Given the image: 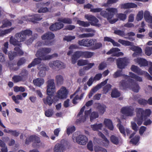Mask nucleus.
Instances as JSON below:
<instances>
[{
  "instance_id": "obj_1",
  "label": "nucleus",
  "mask_w": 152,
  "mask_h": 152,
  "mask_svg": "<svg viewBox=\"0 0 152 152\" xmlns=\"http://www.w3.org/2000/svg\"><path fill=\"white\" fill-rule=\"evenodd\" d=\"M129 75H125L124 76L125 80H122L120 83L121 88L123 89L128 88L132 89L134 92H138L140 88L139 85L130 77L140 82L142 81V77L132 72H129Z\"/></svg>"
},
{
  "instance_id": "obj_2",
  "label": "nucleus",
  "mask_w": 152,
  "mask_h": 152,
  "mask_svg": "<svg viewBox=\"0 0 152 152\" xmlns=\"http://www.w3.org/2000/svg\"><path fill=\"white\" fill-rule=\"evenodd\" d=\"M136 117L134 118V120L138 125H141L143 120H145L143 124L145 125H150L152 123V121L150 119H146L147 117L149 116L151 113V111L150 109L144 110L141 108H137L136 109Z\"/></svg>"
},
{
  "instance_id": "obj_3",
  "label": "nucleus",
  "mask_w": 152,
  "mask_h": 152,
  "mask_svg": "<svg viewBox=\"0 0 152 152\" xmlns=\"http://www.w3.org/2000/svg\"><path fill=\"white\" fill-rule=\"evenodd\" d=\"M32 34V31L29 29H27L21 32L16 33L15 38L11 37L10 42L14 45H16L21 47V42L24 41L26 39L27 36H29Z\"/></svg>"
},
{
  "instance_id": "obj_4",
  "label": "nucleus",
  "mask_w": 152,
  "mask_h": 152,
  "mask_svg": "<svg viewBox=\"0 0 152 152\" xmlns=\"http://www.w3.org/2000/svg\"><path fill=\"white\" fill-rule=\"evenodd\" d=\"M84 106L80 109L77 115L78 120L80 122H83L88 118L89 116L90 121L91 122L94 121L95 120L99 117V114L97 112L93 111L91 112V109H90L89 110L85 111L84 115L83 113L85 108Z\"/></svg>"
},
{
  "instance_id": "obj_5",
  "label": "nucleus",
  "mask_w": 152,
  "mask_h": 152,
  "mask_svg": "<svg viewBox=\"0 0 152 152\" xmlns=\"http://www.w3.org/2000/svg\"><path fill=\"white\" fill-rule=\"evenodd\" d=\"M47 93L48 95L43 99L44 103L46 105L50 106L53 102V100L51 96L56 91V87L53 79H50L47 82Z\"/></svg>"
},
{
  "instance_id": "obj_6",
  "label": "nucleus",
  "mask_w": 152,
  "mask_h": 152,
  "mask_svg": "<svg viewBox=\"0 0 152 152\" xmlns=\"http://www.w3.org/2000/svg\"><path fill=\"white\" fill-rule=\"evenodd\" d=\"M117 12V9L113 8H107L106 11H102L100 12L101 15L104 18H107V20L111 24H113L116 22L118 19H114L111 20L114 15Z\"/></svg>"
},
{
  "instance_id": "obj_7",
  "label": "nucleus",
  "mask_w": 152,
  "mask_h": 152,
  "mask_svg": "<svg viewBox=\"0 0 152 152\" xmlns=\"http://www.w3.org/2000/svg\"><path fill=\"white\" fill-rule=\"evenodd\" d=\"M55 37L54 34L51 32H48L42 35L41 38L42 40H46L45 42L43 43L42 42H38L36 45V46H40L44 45L50 46L52 45V41H50Z\"/></svg>"
},
{
  "instance_id": "obj_8",
  "label": "nucleus",
  "mask_w": 152,
  "mask_h": 152,
  "mask_svg": "<svg viewBox=\"0 0 152 152\" xmlns=\"http://www.w3.org/2000/svg\"><path fill=\"white\" fill-rule=\"evenodd\" d=\"M42 18L39 14L29 15L25 16L22 18V20H19L18 23L20 24L26 23L28 21H31L34 23L37 21H39L42 19Z\"/></svg>"
},
{
  "instance_id": "obj_9",
  "label": "nucleus",
  "mask_w": 152,
  "mask_h": 152,
  "mask_svg": "<svg viewBox=\"0 0 152 152\" xmlns=\"http://www.w3.org/2000/svg\"><path fill=\"white\" fill-rule=\"evenodd\" d=\"M78 134L75 132L73 134L72 136V139L74 142L75 141L79 144L82 145H85L88 141V139L87 137L82 134H80L77 136L76 135Z\"/></svg>"
},
{
  "instance_id": "obj_10",
  "label": "nucleus",
  "mask_w": 152,
  "mask_h": 152,
  "mask_svg": "<svg viewBox=\"0 0 152 152\" xmlns=\"http://www.w3.org/2000/svg\"><path fill=\"white\" fill-rule=\"evenodd\" d=\"M135 62L138 64L140 66H149V72L152 75V63L150 61H148L147 60L141 58H138L134 59Z\"/></svg>"
},
{
  "instance_id": "obj_11",
  "label": "nucleus",
  "mask_w": 152,
  "mask_h": 152,
  "mask_svg": "<svg viewBox=\"0 0 152 152\" xmlns=\"http://www.w3.org/2000/svg\"><path fill=\"white\" fill-rule=\"evenodd\" d=\"M132 71L137 73L139 75H144L149 80H152V77L146 72L142 70L138 67L134 65H132L131 68Z\"/></svg>"
},
{
  "instance_id": "obj_12",
  "label": "nucleus",
  "mask_w": 152,
  "mask_h": 152,
  "mask_svg": "<svg viewBox=\"0 0 152 152\" xmlns=\"http://www.w3.org/2000/svg\"><path fill=\"white\" fill-rule=\"evenodd\" d=\"M51 51V49L50 48H44L40 49L37 52L36 56L40 57L42 60H48V59H43L44 57L46 56H48L47 55Z\"/></svg>"
},
{
  "instance_id": "obj_13",
  "label": "nucleus",
  "mask_w": 152,
  "mask_h": 152,
  "mask_svg": "<svg viewBox=\"0 0 152 152\" xmlns=\"http://www.w3.org/2000/svg\"><path fill=\"white\" fill-rule=\"evenodd\" d=\"M85 18L88 20L90 21L91 25L99 27L101 26V24L98 23L99 20L94 16L89 15H86Z\"/></svg>"
},
{
  "instance_id": "obj_14",
  "label": "nucleus",
  "mask_w": 152,
  "mask_h": 152,
  "mask_svg": "<svg viewBox=\"0 0 152 152\" xmlns=\"http://www.w3.org/2000/svg\"><path fill=\"white\" fill-rule=\"evenodd\" d=\"M14 51L12 52V51H9L8 54L10 60L13 59L14 58L18 55L21 56L23 54V52L20 49L19 47H15L14 49Z\"/></svg>"
},
{
  "instance_id": "obj_15",
  "label": "nucleus",
  "mask_w": 152,
  "mask_h": 152,
  "mask_svg": "<svg viewBox=\"0 0 152 152\" xmlns=\"http://www.w3.org/2000/svg\"><path fill=\"white\" fill-rule=\"evenodd\" d=\"M68 93L67 90L66 88L62 86L57 92L55 98H56V100H57L59 99L66 98L67 97Z\"/></svg>"
},
{
  "instance_id": "obj_16",
  "label": "nucleus",
  "mask_w": 152,
  "mask_h": 152,
  "mask_svg": "<svg viewBox=\"0 0 152 152\" xmlns=\"http://www.w3.org/2000/svg\"><path fill=\"white\" fill-rule=\"evenodd\" d=\"M81 91L80 87H79L74 94L70 96V98H72L73 96H75L72 101V102L74 104H76L77 103V101L78 100L81 99L83 98L84 93H81Z\"/></svg>"
},
{
  "instance_id": "obj_17",
  "label": "nucleus",
  "mask_w": 152,
  "mask_h": 152,
  "mask_svg": "<svg viewBox=\"0 0 152 152\" xmlns=\"http://www.w3.org/2000/svg\"><path fill=\"white\" fill-rule=\"evenodd\" d=\"M134 109L131 106L123 107L121 110L122 113L126 116H132L134 114Z\"/></svg>"
},
{
  "instance_id": "obj_18",
  "label": "nucleus",
  "mask_w": 152,
  "mask_h": 152,
  "mask_svg": "<svg viewBox=\"0 0 152 152\" xmlns=\"http://www.w3.org/2000/svg\"><path fill=\"white\" fill-rule=\"evenodd\" d=\"M82 31L90 32V33H84L80 34L79 36V37L80 38L92 37L94 35V34L95 32V30L90 28H85L83 30V31Z\"/></svg>"
},
{
  "instance_id": "obj_19",
  "label": "nucleus",
  "mask_w": 152,
  "mask_h": 152,
  "mask_svg": "<svg viewBox=\"0 0 152 152\" xmlns=\"http://www.w3.org/2000/svg\"><path fill=\"white\" fill-rule=\"evenodd\" d=\"M129 62V59L126 58H118L117 61L118 67L120 69L124 68Z\"/></svg>"
},
{
  "instance_id": "obj_20",
  "label": "nucleus",
  "mask_w": 152,
  "mask_h": 152,
  "mask_svg": "<svg viewBox=\"0 0 152 152\" xmlns=\"http://www.w3.org/2000/svg\"><path fill=\"white\" fill-rule=\"evenodd\" d=\"M30 140H33V143L32 146L34 148H39L42 144L41 142L40 138L38 136L35 135H31L30 136Z\"/></svg>"
},
{
  "instance_id": "obj_21",
  "label": "nucleus",
  "mask_w": 152,
  "mask_h": 152,
  "mask_svg": "<svg viewBox=\"0 0 152 152\" xmlns=\"http://www.w3.org/2000/svg\"><path fill=\"white\" fill-rule=\"evenodd\" d=\"M108 80V79H106L104 81L102 82L100 84L97 85L95 87L92 89L88 95L89 98H90L94 93L101 88L102 86L105 85L107 83Z\"/></svg>"
},
{
  "instance_id": "obj_22",
  "label": "nucleus",
  "mask_w": 152,
  "mask_h": 152,
  "mask_svg": "<svg viewBox=\"0 0 152 152\" xmlns=\"http://www.w3.org/2000/svg\"><path fill=\"white\" fill-rule=\"evenodd\" d=\"M38 69L39 70V77H44L46 75V71L49 69V68L44 64H42L38 67Z\"/></svg>"
},
{
  "instance_id": "obj_23",
  "label": "nucleus",
  "mask_w": 152,
  "mask_h": 152,
  "mask_svg": "<svg viewBox=\"0 0 152 152\" xmlns=\"http://www.w3.org/2000/svg\"><path fill=\"white\" fill-rule=\"evenodd\" d=\"M120 50L117 48H113L107 52V54L108 55L112 54L113 56L118 57L123 56L124 53L121 52H119Z\"/></svg>"
},
{
  "instance_id": "obj_24",
  "label": "nucleus",
  "mask_w": 152,
  "mask_h": 152,
  "mask_svg": "<svg viewBox=\"0 0 152 152\" xmlns=\"http://www.w3.org/2000/svg\"><path fill=\"white\" fill-rule=\"evenodd\" d=\"M130 49L134 52L132 54V56L133 57L140 56L142 52V50L141 48L138 46H134L133 44L131 45Z\"/></svg>"
},
{
  "instance_id": "obj_25",
  "label": "nucleus",
  "mask_w": 152,
  "mask_h": 152,
  "mask_svg": "<svg viewBox=\"0 0 152 152\" xmlns=\"http://www.w3.org/2000/svg\"><path fill=\"white\" fill-rule=\"evenodd\" d=\"M83 52L81 51H77L75 52L72 56V63L74 64L77 62L78 59L80 57H83Z\"/></svg>"
},
{
  "instance_id": "obj_26",
  "label": "nucleus",
  "mask_w": 152,
  "mask_h": 152,
  "mask_svg": "<svg viewBox=\"0 0 152 152\" xmlns=\"http://www.w3.org/2000/svg\"><path fill=\"white\" fill-rule=\"evenodd\" d=\"M64 149L65 147L64 145L57 143L54 146L53 150L54 152H64Z\"/></svg>"
},
{
  "instance_id": "obj_27",
  "label": "nucleus",
  "mask_w": 152,
  "mask_h": 152,
  "mask_svg": "<svg viewBox=\"0 0 152 152\" xmlns=\"http://www.w3.org/2000/svg\"><path fill=\"white\" fill-rule=\"evenodd\" d=\"M104 124L106 127L111 130H113L114 129V126L111 120L109 119L105 118L104 121Z\"/></svg>"
},
{
  "instance_id": "obj_28",
  "label": "nucleus",
  "mask_w": 152,
  "mask_h": 152,
  "mask_svg": "<svg viewBox=\"0 0 152 152\" xmlns=\"http://www.w3.org/2000/svg\"><path fill=\"white\" fill-rule=\"evenodd\" d=\"M122 8L128 9L130 8H136L137 5L133 3H127L125 4H122L121 5Z\"/></svg>"
},
{
  "instance_id": "obj_29",
  "label": "nucleus",
  "mask_w": 152,
  "mask_h": 152,
  "mask_svg": "<svg viewBox=\"0 0 152 152\" xmlns=\"http://www.w3.org/2000/svg\"><path fill=\"white\" fill-rule=\"evenodd\" d=\"M37 57H38L37 58L34 59L33 61L28 66V67L30 68L32 66H34L35 65L39 64L41 63L42 60H42L40 57L38 56H36Z\"/></svg>"
},
{
  "instance_id": "obj_30",
  "label": "nucleus",
  "mask_w": 152,
  "mask_h": 152,
  "mask_svg": "<svg viewBox=\"0 0 152 152\" xmlns=\"http://www.w3.org/2000/svg\"><path fill=\"white\" fill-rule=\"evenodd\" d=\"M44 79L41 78H37L34 80L33 81L34 85L38 87H40L41 85H42L44 84Z\"/></svg>"
},
{
  "instance_id": "obj_31",
  "label": "nucleus",
  "mask_w": 152,
  "mask_h": 152,
  "mask_svg": "<svg viewBox=\"0 0 152 152\" xmlns=\"http://www.w3.org/2000/svg\"><path fill=\"white\" fill-rule=\"evenodd\" d=\"M56 82L58 85H62L64 81L63 77L61 75H58L56 76Z\"/></svg>"
},
{
  "instance_id": "obj_32",
  "label": "nucleus",
  "mask_w": 152,
  "mask_h": 152,
  "mask_svg": "<svg viewBox=\"0 0 152 152\" xmlns=\"http://www.w3.org/2000/svg\"><path fill=\"white\" fill-rule=\"evenodd\" d=\"M104 41L111 42L114 46H119L120 45L119 44L115 42L114 40L109 37H104Z\"/></svg>"
},
{
  "instance_id": "obj_33",
  "label": "nucleus",
  "mask_w": 152,
  "mask_h": 152,
  "mask_svg": "<svg viewBox=\"0 0 152 152\" xmlns=\"http://www.w3.org/2000/svg\"><path fill=\"white\" fill-rule=\"evenodd\" d=\"M144 17L145 20L147 22H150L152 20V17L150 15L148 11H146L144 12Z\"/></svg>"
},
{
  "instance_id": "obj_34",
  "label": "nucleus",
  "mask_w": 152,
  "mask_h": 152,
  "mask_svg": "<svg viewBox=\"0 0 152 152\" xmlns=\"http://www.w3.org/2000/svg\"><path fill=\"white\" fill-rule=\"evenodd\" d=\"M102 127V124H95L91 125V128L94 131H97L101 129Z\"/></svg>"
},
{
  "instance_id": "obj_35",
  "label": "nucleus",
  "mask_w": 152,
  "mask_h": 152,
  "mask_svg": "<svg viewBox=\"0 0 152 152\" xmlns=\"http://www.w3.org/2000/svg\"><path fill=\"white\" fill-rule=\"evenodd\" d=\"M2 25L0 27V28H3L10 26H11V23L8 20L5 19L2 21Z\"/></svg>"
},
{
  "instance_id": "obj_36",
  "label": "nucleus",
  "mask_w": 152,
  "mask_h": 152,
  "mask_svg": "<svg viewBox=\"0 0 152 152\" xmlns=\"http://www.w3.org/2000/svg\"><path fill=\"white\" fill-rule=\"evenodd\" d=\"M118 42L124 46H131V45H132L134 44L133 42L121 39H118Z\"/></svg>"
},
{
  "instance_id": "obj_37",
  "label": "nucleus",
  "mask_w": 152,
  "mask_h": 152,
  "mask_svg": "<svg viewBox=\"0 0 152 152\" xmlns=\"http://www.w3.org/2000/svg\"><path fill=\"white\" fill-rule=\"evenodd\" d=\"M111 95L113 98H117L120 96V93L118 90L114 88L112 90Z\"/></svg>"
},
{
  "instance_id": "obj_38",
  "label": "nucleus",
  "mask_w": 152,
  "mask_h": 152,
  "mask_svg": "<svg viewBox=\"0 0 152 152\" xmlns=\"http://www.w3.org/2000/svg\"><path fill=\"white\" fill-rule=\"evenodd\" d=\"M12 99L16 104H18L20 103L19 100H23L22 96L20 95H18L16 96L13 95L12 96Z\"/></svg>"
},
{
  "instance_id": "obj_39",
  "label": "nucleus",
  "mask_w": 152,
  "mask_h": 152,
  "mask_svg": "<svg viewBox=\"0 0 152 152\" xmlns=\"http://www.w3.org/2000/svg\"><path fill=\"white\" fill-rule=\"evenodd\" d=\"M118 121L119 123L117 124V126L119 129L121 133L124 136H125L126 134H125V129L123 126L121 124V122L119 120H118Z\"/></svg>"
},
{
  "instance_id": "obj_40",
  "label": "nucleus",
  "mask_w": 152,
  "mask_h": 152,
  "mask_svg": "<svg viewBox=\"0 0 152 152\" xmlns=\"http://www.w3.org/2000/svg\"><path fill=\"white\" fill-rule=\"evenodd\" d=\"M98 135L100 136L103 139V141L104 142V145L105 146H107L109 143V141L105 137L104 135L101 132H98Z\"/></svg>"
},
{
  "instance_id": "obj_41",
  "label": "nucleus",
  "mask_w": 152,
  "mask_h": 152,
  "mask_svg": "<svg viewBox=\"0 0 152 152\" xmlns=\"http://www.w3.org/2000/svg\"><path fill=\"white\" fill-rule=\"evenodd\" d=\"M83 57L85 58H91L94 54V53L89 51L83 52Z\"/></svg>"
},
{
  "instance_id": "obj_42",
  "label": "nucleus",
  "mask_w": 152,
  "mask_h": 152,
  "mask_svg": "<svg viewBox=\"0 0 152 152\" xmlns=\"http://www.w3.org/2000/svg\"><path fill=\"white\" fill-rule=\"evenodd\" d=\"M58 20L65 23L71 24L72 23L71 19L68 18H60L58 19Z\"/></svg>"
},
{
  "instance_id": "obj_43",
  "label": "nucleus",
  "mask_w": 152,
  "mask_h": 152,
  "mask_svg": "<svg viewBox=\"0 0 152 152\" xmlns=\"http://www.w3.org/2000/svg\"><path fill=\"white\" fill-rule=\"evenodd\" d=\"M98 108L100 113L102 114L105 110L106 106L104 104H99L98 105Z\"/></svg>"
},
{
  "instance_id": "obj_44",
  "label": "nucleus",
  "mask_w": 152,
  "mask_h": 152,
  "mask_svg": "<svg viewBox=\"0 0 152 152\" xmlns=\"http://www.w3.org/2000/svg\"><path fill=\"white\" fill-rule=\"evenodd\" d=\"M140 138V137L139 135H136L134 137L131 139L130 142L133 144L135 145L138 144H139Z\"/></svg>"
},
{
  "instance_id": "obj_45",
  "label": "nucleus",
  "mask_w": 152,
  "mask_h": 152,
  "mask_svg": "<svg viewBox=\"0 0 152 152\" xmlns=\"http://www.w3.org/2000/svg\"><path fill=\"white\" fill-rule=\"evenodd\" d=\"M110 140L113 144L117 145L119 143V139L118 137L112 135L110 137Z\"/></svg>"
},
{
  "instance_id": "obj_46",
  "label": "nucleus",
  "mask_w": 152,
  "mask_h": 152,
  "mask_svg": "<svg viewBox=\"0 0 152 152\" xmlns=\"http://www.w3.org/2000/svg\"><path fill=\"white\" fill-rule=\"evenodd\" d=\"M135 35V33L133 32H130L127 33L126 34V36H128V37H125L124 38L126 39H128L130 41H133L134 40V39L132 37Z\"/></svg>"
},
{
  "instance_id": "obj_47",
  "label": "nucleus",
  "mask_w": 152,
  "mask_h": 152,
  "mask_svg": "<svg viewBox=\"0 0 152 152\" xmlns=\"http://www.w3.org/2000/svg\"><path fill=\"white\" fill-rule=\"evenodd\" d=\"M77 23L80 26L85 27H88L90 25V24L87 21L85 22L80 20H77Z\"/></svg>"
},
{
  "instance_id": "obj_48",
  "label": "nucleus",
  "mask_w": 152,
  "mask_h": 152,
  "mask_svg": "<svg viewBox=\"0 0 152 152\" xmlns=\"http://www.w3.org/2000/svg\"><path fill=\"white\" fill-rule=\"evenodd\" d=\"M13 29V28H10L4 30H1V32H0V36H3L5 34L9 33Z\"/></svg>"
},
{
  "instance_id": "obj_49",
  "label": "nucleus",
  "mask_w": 152,
  "mask_h": 152,
  "mask_svg": "<svg viewBox=\"0 0 152 152\" xmlns=\"http://www.w3.org/2000/svg\"><path fill=\"white\" fill-rule=\"evenodd\" d=\"M102 46V44L100 42H97L95 39V43H94L93 47H92V49L93 50L101 48Z\"/></svg>"
},
{
  "instance_id": "obj_50",
  "label": "nucleus",
  "mask_w": 152,
  "mask_h": 152,
  "mask_svg": "<svg viewBox=\"0 0 152 152\" xmlns=\"http://www.w3.org/2000/svg\"><path fill=\"white\" fill-rule=\"evenodd\" d=\"M56 68L64 69L65 67V64L61 61H56Z\"/></svg>"
},
{
  "instance_id": "obj_51",
  "label": "nucleus",
  "mask_w": 152,
  "mask_h": 152,
  "mask_svg": "<svg viewBox=\"0 0 152 152\" xmlns=\"http://www.w3.org/2000/svg\"><path fill=\"white\" fill-rule=\"evenodd\" d=\"M12 79L15 83H17L23 80V77L20 75H15L12 77Z\"/></svg>"
},
{
  "instance_id": "obj_52",
  "label": "nucleus",
  "mask_w": 152,
  "mask_h": 152,
  "mask_svg": "<svg viewBox=\"0 0 152 152\" xmlns=\"http://www.w3.org/2000/svg\"><path fill=\"white\" fill-rule=\"evenodd\" d=\"M53 114V110L52 109H48L45 112V115L47 117H51Z\"/></svg>"
},
{
  "instance_id": "obj_53",
  "label": "nucleus",
  "mask_w": 152,
  "mask_h": 152,
  "mask_svg": "<svg viewBox=\"0 0 152 152\" xmlns=\"http://www.w3.org/2000/svg\"><path fill=\"white\" fill-rule=\"evenodd\" d=\"M75 130L74 126H69L67 128L66 132L68 135L74 132Z\"/></svg>"
},
{
  "instance_id": "obj_54",
  "label": "nucleus",
  "mask_w": 152,
  "mask_h": 152,
  "mask_svg": "<svg viewBox=\"0 0 152 152\" xmlns=\"http://www.w3.org/2000/svg\"><path fill=\"white\" fill-rule=\"evenodd\" d=\"M112 86L109 84H107L103 88V91L104 94H107L111 89Z\"/></svg>"
},
{
  "instance_id": "obj_55",
  "label": "nucleus",
  "mask_w": 152,
  "mask_h": 152,
  "mask_svg": "<svg viewBox=\"0 0 152 152\" xmlns=\"http://www.w3.org/2000/svg\"><path fill=\"white\" fill-rule=\"evenodd\" d=\"M14 91L16 92L19 91L23 92L25 91V89L22 86H15L14 87Z\"/></svg>"
},
{
  "instance_id": "obj_56",
  "label": "nucleus",
  "mask_w": 152,
  "mask_h": 152,
  "mask_svg": "<svg viewBox=\"0 0 152 152\" xmlns=\"http://www.w3.org/2000/svg\"><path fill=\"white\" fill-rule=\"evenodd\" d=\"M88 63V60L81 59L78 61L77 65L79 66H84L87 65Z\"/></svg>"
},
{
  "instance_id": "obj_57",
  "label": "nucleus",
  "mask_w": 152,
  "mask_h": 152,
  "mask_svg": "<svg viewBox=\"0 0 152 152\" xmlns=\"http://www.w3.org/2000/svg\"><path fill=\"white\" fill-rule=\"evenodd\" d=\"M87 41H88V39H83L79 41L78 43L80 46L86 47Z\"/></svg>"
},
{
  "instance_id": "obj_58",
  "label": "nucleus",
  "mask_w": 152,
  "mask_h": 152,
  "mask_svg": "<svg viewBox=\"0 0 152 152\" xmlns=\"http://www.w3.org/2000/svg\"><path fill=\"white\" fill-rule=\"evenodd\" d=\"M143 11L142 10L139 11L137 15L136 19L137 21L141 20L143 18Z\"/></svg>"
},
{
  "instance_id": "obj_59",
  "label": "nucleus",
  "mask_w": 152,
  "mask_h": 152,
  "mask_svg": "<svg viewBox=\"0 0 152 152\" xmlns=\"http://www.w3.org/2000/svg\"><path fill=\"white\" fill-rule=\"evenodd\" d=\"M117 17L121 20L124 21L126 18V15L124 13H119L117 14Z\"/></svg>"
},
{
  "instance_id": "obj_60",
  "label": "nucleus",
  "mask_w": 152,
  "mask_h": 152,
  "mask_svg": "<svg viewBox=\"0 0 152 152\" xmlns=\"http://www.w3.org/2000/svg\"><path fill=\"white\" fill-rule=\"evenodd\" d=\"M95 39H88V41H87V47H89L94 45V43H95Z\"/></svg>"
},
{
  "instance_id": "obj_61",
  "label": "nucleus",
  "mask_w": 152,
  "mask_h": 152,
  "mask_svg": "<svg viewBox=\"0 0 152 152\" xmlns=\"http://www.w3.org/2000/svg\"><path fill=\"white\" fill-rule=\"evenodd\" d=\"M28 74V72L26 70L23 69L22 70L20 75L23 77V79L24 80L25 78L27 77Z\"/></svg>"
},
{
  "instance_id": "obj_62",
  "label": "nucleus",
  "mask_w": 152,
  "mask_h": 152,
  "mask_svg": "<svg viewBox=\"0 0 152 152\" xmlns=\"http://www.w3.org/2000/svg\"><path fill=\"white\" fill-rule=\"evenodd\" d=\"M114 33L122 37H124L126 36V34H125L124 32L121 30H115Z\"/></svg>"
},
{
  "instance_id": "obj_63",
  "label": "nucleus",
  "mask_w": 152,
  "mask_h": 152,
  "mask_svg": "<svg viewBox=\"0 0 152 152\" xmlns=\"http://www.w3.org/2000/svg\"><path fill=\"white\" fill-rule=\"evenodd\" d=\"M75 38V36H72L71 35H69L66 36L64 38V40L66 41L67 42H70L71 40L74 39Z\"/></svg>"
},
{
  "instance_id": "obj_64",
  "label": "nucleus",
  "mask_w": 152,
  "mask_h": 152,
  "mask_svg": "<svg viewBox=\"0 0 152 152\" xmlns=\"http://www.w3.org/2000/svg\"><path fill=\"white\" fill-rule=\"evenodd\" d=\"M145 53L148 56H150L152 53V47L150 48L149 47H147L145 48Z\"/></svg>"
}]
</instances>
